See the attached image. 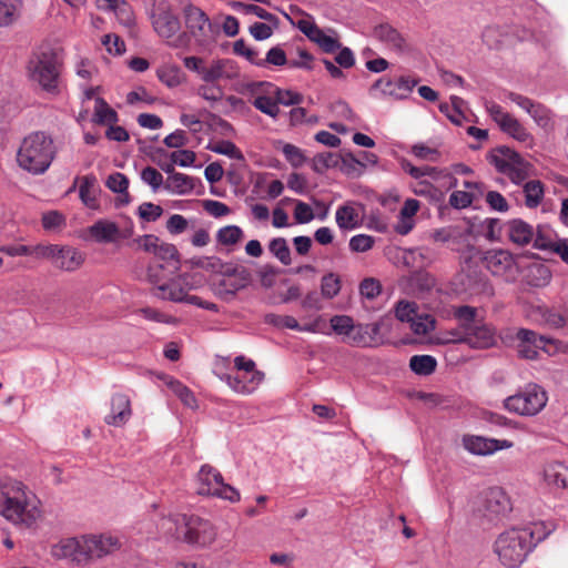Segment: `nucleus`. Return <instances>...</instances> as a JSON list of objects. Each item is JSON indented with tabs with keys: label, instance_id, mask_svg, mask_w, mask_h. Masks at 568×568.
Returning <instances> with one entry per match:
<instances>
[{
	"label": "nucleus",
	"instance_id": "13",
	"mask_svg": "<svg viewBox=\"0 0 568 568\" xmlns=\"http://www.w3.org/2000/svg\"><path fill=\"white\" fill-rule=\"evenodd\" d=\"M234 367L239 373L248 374V381H244V376L240 374H229L225 376L226 384L236 393L250 395L254 393L264 381V373L256 369L254 361L245 356H236L234 358Z\"/></svg>",
	"mask_w": 568,
	"mask_h": 568
},
{
	"label": "nucleus",
	"instance_id": "8",
	"mask_svg": "<svg viewBox=\"0 0 568 568\" xmlns=\"http://www.w3.org/2000/svg\"><path fill=\"white\" fill-rule=\"evenodd\" d=\"M184 67L195 72L202 82L231 81L240 75V70L235 61L231 59L205 60L199 57H185Z\"/></svg>",
	"mask_w": 568,
	"mask_h": 568
},
{
	"label": "nucleus",
	"instance_id": "12",
	"mask_svg": "<svg viewBox=\"0 0 568 568\" xmlns=\"http://www.w3.org/2000/svg\"><path fill=\"white\" fill-rule=\"evenodd\" d=\"M418 83L419 79L410 75H399L397 78L383 75L374 82L369 93L377 98L404 101L409 98Z\"/></svg>",
	"mask_w": 568,
	"mask_h": 568
},
{
	"label": "nucleus",
	"instance_id": "47",
	"mask_svg": "<svg viewBox=\"0 0 568 568\" xmlns=\"http://www.w3.org/2000/svg\"><path fill=\"white\" fill-rule=\"evenodd\" d=\"M455 318L459 322L463 331L476 324L477 308L468 305H462L454 308Z\"/></svg>",
	"mask_w": 568,
	"mask_h": 568
},
{
	"label": "nucleus",
	"instance_id": "3",
	"mask_svg": "<svg viewBox=\"0 0 568 568\" xmlns=\"http://www.w3.org/2000/svg\"><path fill=\"white\" fill-rule=\"evenodd\" d=\"M55 154L52 136L44 131H36L21 141L17 151V163L22 170L40 175L50 168Z\"/></svg>",
	"mask_w": 568,
	"mask_h": 568
},
{
	"label": "nucleus",
	"instance_id": "6",
	"mask_svg": "<svg viewBox=\"0 0 568 568\" xmlns=\"http://www.w3.org/2000/svg\"><path fill=\"white\" fill-rule=\"evenodd\" d=\"M194 288L195 284L193 283V276L184 273L169 282H163L161 285L153 287L152 295L163 301L186 303L212 312L219 311L215 303L203 301L196 295H191L190 291Z\"/></svg>",
	"mask_w": 568,
	"mask_h": 568
},
{
	"label": "nucleus",
	"instance_id": "31",
	"mask_svg": "<svg viewBox=\"0 0 568 568\" xmlns=\"http://www.w3.org/2000/svg\"><path fill=\"white\" fill-rule=\"evenodd\" d=\"M335 220L341 230H354L359 226V214L354 203L338 206Z\"/></svg>",
	"mask_w": 568,
	"mask_h": 568
},
{
	"label": "nucleus",
	"instance_id": "63",
	"mask_svg": "<svg viewBox=\"0 0 568 568\" xmlns=\"http://www.w3.org/2000/svg\"><path fill=\"white\" fill-rule=\"evenodd\" d=\"M417 314L415 302L399 301L395 307V315L400 322H409Z\"/></svg>",
	"mask_w": 568,
	"mask_h": 568
},
{
	"label": "nucleus",
	"instance_id": "59",
	"mask_svg": "<svg viewBox=\"0 0 568 568\" xmlns=\"http://www.w3.org/2000/svg\"><path fill=\"white\" fill-rule=\"evenodd\" d=\"M162 214L163 209L160 205L151 202H143L138 207L139 217L145 222H155L162 216Z\"/></svg>",
	"mask_w": 568,
	"mask_h": 568
},
{
	"label": "nucleus",
	"instance_id": "49",
	"mask_svg": "<svg viewBox=\"0 0 568 568\" xmlns=\"http://www.w3.org/2000/svg\"><path fill=\"white\" fill-rule=\"evenodd\" d=\"M118 21L128 29L135 26V16L132 7L125 1H121L115 8L112 9Z\"/></svg>",
	"mask_w": 568,
	"mask_h": 568
},
{
	"label": "nucleus",
	"instance_id": "39",
	"mask_svg": "<svg viewBox=\"0 0 568 568\" xmlns=\"http://www.w3.org/2000/svg\"><path fill=\"white\" fill-rule=\"evenodd\" d=\"M339 171L352 179L359 178L365 171V163L356 159L352 153L341 155Z\"/></svg>",
	"mask_w": 568,
	"mask_h": 568
},
{
	"label": "nucleus",
	"instance_id": "11",
	"mask_svg": "<svg viewBox=\"0 0 568 568\" xmlns=\"http://www.w3.org/2000/svg\"><path fill=\"white\" fill-rule=\"evenodd\" d=\"M275 84L268 81H251L243 83L239 92L248 98L251 104L263 114L277 120L281 110L274 94Z\"/></svg>",
	"mask_w": 568,
	"mask_h": 568
},
{
	"label": "nucleus",
	"instance_id": "37",
	"mask_svg": "<svg viewBox=\"0 0 568 568\" xmlns=\"http://www.w3.org/2000/svg\"><path fill=\"white\" fill-rule=\"evenodd\" d=\"M410 369L419 376L433 374L437 367V361L432 355H414L409 359Z\"/></svg>",
	"mask_w": 568,
	"mask_h": 568
},
{
	"label": "nucleus",
	"instance_id": "24",
	"mask_svg": "<svg viewBox=\"0 0 568 568\" xmlns=\"http://www.w3.org/2000/svg\"><path fill=\"white\" fill-rule=\"evenodd\" d=\"M49 261L55 268L64 272H73L83 264L84 255L72 246L55 244L53 257H50Z\"/></svg>",
	"mask_w": 568,
	"mask_h": 568
},
{
	"label": "nucleus",
	"instance_id": "53",
	"mask_svg": "<svg viewBox=\"0 0 568 568\" xmlns=\"http://www.w3.org/2000/svg\"><path fill=\"white\" fill-rule=\"evenodd\" d=\"M347 343L355 347H372L373 339L368 336L365 324L354 326Z\"/></svg>",
	"mask_w": 568,
	"mask_h": 568
},
{
	"label": "nucleus",
	"instance_id": "9",
	"mask_svg": "<svg viewBox=\"0 0 568 568\" xmlns=\"http://www.w3.org/2000/svg\"><path fill=\"white\" fill-rule=\"evenodd\" d=\"M548 403L546 389L535 383L527 384L518 393L508 396L504 400V407L520 416H536Z\"/></svg>",
	"mask_w": 568,
	"mask_h": 568
},
{
	"label": "nucleus",
	"instance_id": "38",
	"mask_svg": "<svg viewBox=\"0 0 568 568\" xmlns=\"http://www.w3.org/2000/svg\"><path fill=\"white\" fill-rule=\"evenodd\" d=\"M97 179L94 175H85L82 178L80 187H79V196L82 203L89 209H97L98 201L95 195V185Z\"/></svg>",
	"mask_w": 568,
	"mask_h": 568
},
{
	"label": "nucleus",
	"instance_id": "35",
	"mask_svg": "<svg viewBox=\"0 0 568 568\" xmlns=\"http://www.w3.org/2000/svg\"><path fill=\"white\" fill-rule=\"evenodd\" d=\"M21 0H0V27L13 24L20 17Z\"/></svg>",
	"mask_w": 568,
	"mask_h": 568
},
{
	"label": "nucleus",
	"instance_id": "44",
	"mask_svg": "<svg viewBox=\"0 0 568 568\" xmlns=\"http://www.w3.org/2000/svg\"><path fill=\"white\" fill-rule=\"evenodd\" d=\"M556 241L557 240L554 239V232L550 227L539 225L537 230H535V237L531 243L535 248L550 251Z\"/></svg>",
	"mask_w": 568,
	"mask_h": 568
},
{
	"label": "nucleus",
	"instance_id": "28",
	"mask_svg": "<svg viewBox=\"0 0 568 568\" xmlns=\"http://www.w3.org/2000/svg\"><path fill=\"white\" fill-rule=\"evenodd\" d=\"M506 227L509 240L518 246L531 243L535 237L534 227L520 219L509 221Z\"/></svg>",
	"mask_w": 568,
	"mask_h": 568
},
{
	"label": "nucleus",
	"instance_id": "56",
	"mask_svg": "<svg viewBox=\"0 0 568 568\" xmlns=\"http://www.w3.org/2000/svg\"><path fill=\"white\" fill-rule=\"evenodd\" d=\"M410 153L423 161L438 162L440 152L436 148H430L424 143H416L410 148Z\"/></svg>",
	"mask_w": 568,
	"mask_h": 568
},
{
	"label": "nucleus",
	"instance_id": "46",
	"mask_svg": "<svg viewBox=\"0 0 568 568\" xmlns=\"http://www.w3.org/2000/svg\"><path fill=\"white\" fill-rule=\"evenodd\" d=\"M410 328L416 335H426L434 331L436 321L432 315L428 314H416L409 321Z\"/></svg>",
	"mask_w": 568,
	"mask_h": 568
},
{
	"label": "nucleus",
	"instance_id": "16",
	"mask_svg": "<svg viewBox=\"0 0 568 568\" xmlns=\"http://www.w3.org/2000/svg\"><path fill=\"white\" fill-rule=\"evenodd\" d=\"M462 445L465 450L475 456H490L499 450L514 447V443L508 439H497L471 434L463 436Z\"/></svg>",
	"mask_w": 568,
	"mask_h": 568
},
{
	"label": "nucleus",
	"instance_id": "23",
	"mask_svg": "<svg viewBox=\"0 0 568 568\" xmlns=\"http://www.w3.org/2000/svg\"><path fill=\"white\" fill-rule=\"evenodd\" d=\"M83 538L87 564L93 558L104 557L120 548L119 539L110 535H89Z\"/></svg>",
	"mask_w": 568,
	"mask_h": 568
},
{
	"label": "nucleus",
	"instance_id": "7",
	"mask_svg": "<svg viewBox=\"0 0 568 568\" xmlns=\"http://www.w3.org/2000/svg\"><path fill=\"white\" fill-rule=\"evenodd\" d=\"M151 21L155 33L168 45L174 49H183L189 45L190 38L187 33L181 31L180 19L168 3L161 1L154 6Z\"/></svg>",
	"mask_w": 568,
	"mask_h": 568
},
{
	"label": "nucleus",
	"instance_id": "18",
	"mask_svg": "<svg viewBox=\"0 0 568 568\" xmlns=\"http://www.w3.org/2000/svg\"><path fill=\"white\" fill-rule=\"evenodd\" d=\"M296 27L327 53H333L341 48L336 33L332 30H329V33L325 32L310 17L300 19Z\"/></svg>",
	"mask_w": 568,
	"mask_h": 568
},
{
	"label": "nucleus",
	"instance_id": "19",
	"mask_svg": "<svg viewBox=\"0 0 568 568\" xmlns=\"http://www.w3.org/2000/svg\"><path fill=\"white\" fill-rule=\"evenodd\" d=\"M485 265L496 276H501L506 281H513L516 277L518 266L514 255L506 250H491L485 255Z\"/></svg>",
	"mask_w": 568,
	"mask_h": 568
},
{
	"label": "nucleus",
	"instance_id": "4",
	"mask_svg": "<svg viewBox=\"0 0 568 568\" xmlns=\"http://www.w3.org/2000/svg\"><path fill=\"white\" fill-rule=\"evenodd\" d=\"M159 530L197 547L210 546L216 539L215 527L209 520L193 515L176 514L161 518Z\"/></svg>",
	"mask_w": 568,
	"mask_h": 568
},
{
	"label": "nucleus",
	"instance_id": "25",
	"mask_svg": "<svg viewBox=\"0 0 568 568\" xmlns=\"http://www.w3.org/2000/svg\"><path fill=\"white\" fill-rule=\"evenodd\" d=\"M462 341L473 348H488L496 342L495 331L487 324L476 323L464 332Z\"/></svg>",
	"mask_w": 568,
	"mask_h": 568
},
{
	"label": "nucleus",
	"instance_id": "15",
	"mask_svg": "<svg viewBox=\"0 0 568 568\" xmlns=\"http://www.w3.org/2000/svg\"><path fill=\"white\" fill-rule=\"evenodd\" d=\"M185 24L200 45L212 41V24L209 17L200 8L187 4L184 10Z\"/></svg>",
	"mask_w": 568,
	"mask_h": 568
},
{
	"label": "nucleus",
	"instance_id": "51",
	"mask_svg": "<svg viewBox=\"0 0 568 568\" xmlns=\"http://www.w3.org/2000/svg\"><path fill=\"white\" fill-rule=\"evenodd\" d=\"M274 94L276 95V104L277 106L285 105H298L303 102L304 97L295 91L292 90H284L275 85Z\"/></svg>",
	"mask_w": 568,
	"mask_h": 568
},
{
	"label": "nucleus",
	"instance_id": "60",
	"mask_svg": "<svg viewBox=\"0 0 568 568\" xmlns=\"http://www.w3.org/2000/svg\"><path fill=\"white\" fill-rule=\"evenodd\" d=\"M233 51L235 54L244 57L250 63L256 67L262 64L258 52L248 48L242 39L234 42Z\"/></svg>",
	"mask_w": 568,
	"mask_h": 568
},
{
	"label": "nucleus",
	"instance_id": "41",
	"mask_svg": "<svg viewBox=\"0 0 568 568\" xmlns=\"http://www.w3.org/2000/svg\"><path fill=\"white\" fill-rule=\"evenodd\" d=\"M341 161V155L332 152L320 153L314 156L312 161V169L318 173L323 174L328 169L338 168Z\"/></svg>",
	"mask_w": 568,
	"mask_h": 568
},
{
	"label": "nucleus",
	"instance_id": "32",
	"mask_svg": "<svg viewBox=\"0 0 568 568\" xmlns=\"http://www.w3.org/2000/svg\"><path fill=\"white\" fill-rule=\"evenodd\" d=\"M119 121V115L103 98L94 99V110L92 122L98 125L115 124Z\"/></svg>",
	"mask_w": 568,
	"mask_h": 568
},
{
	"label": "nucleus",
	"instance_id": "20",
	"mask_svg": "<svg viewBox=\"0 0 568 568\" xmlns=\"http://www.w3.org/2000/svg\"><path fill=\"white\" fill-rule=\"evenodd\" d=\"M483 506V515L489 520L505 517L511 510L510 498L499 487H493L486 491Z\"/></svg>",
	"mask_w": 568,
	"mask_h": 568
},
{
	"label": "nucleus",
	"instance_id": "42",
	"mask_svg": "<svg viewBox=\"0 0 568 568\" xmlns=\"http://www.w3.org/2000/svg\"><path fill=\"white\" fill-rule=\"evenodd\" d=\"M243 231L237 225L221 227L216 233V241L222 245H234L243 239Z\"/></svg>",
	"mask_w": 568,
	"mask_h": 568
},
{
	"label": "nucleus",
	"instance_id": "10",
	"mask_svg": "<svg viewBox=\"0 0 568 568\" xmlns=\"http://www.w3.org/2000/svg\"><path fill=\"white\" fill-rule=\"evenodd\" d=\"M196 491L202 496L217 497L230 503H237L241 499L240 491L224 483L221 473L210 465H203L196 477Z\"/></svg>",
	"mask_w": 568,
	"mask_h": 568
},
{
	"label": "nucleus",
	"instance_id": "64",
	"mask_svg": "<svg viewBox=\"0 0 568 568\" xmlns=\"http://www.w3.org/2000/svg\"><path fill=\"white\" fill-rule=\"evenodd\" d=\"M282 152L285 159L291 163L294 168H300L305 162V156L302 150L293 144H285L282 149Z\"/></svg>",
	"mask_w": 568,
	"mask_h": 568
},
{
	"label": "nucleus",
	"instance_id": "30",
	"mask_svg": "<svg viewBox=\"0 0 568 568\" xmlns=\"http://www.w3.org/2000/svg\"><path fill=\"white\" fill-rule=\"evenodd\" d=\"M197 180L184 173H174L166 178L164 189L171 194L185 195L193 192Z\"/></svg>",
	"mask_w": 568,
	"mask_h": 568
},
{
	"label": "nucleus",
	"instance_id": "14",
	"mask_svg": "<svg viewBox=\"0 0 568 568\" xmlns=\"http://www.w3.org/2000/svg\"><path fill=\"white\" fill-rule=\"evenodd\" d=\"M133 230L131 221L124 229H120L115 222L100 219L88 227V233L98 243H115L132 236Z\"/></svg>",
	"mask_w": 568,
	"mask_h": 568
},
{
	"label": "nucleus",
	"instance_id": "55",
	"mask_svg": "<svg viewBox=\"0 0 568 568\" xmlns=\"http://www.w3.org/2000/svg\"><path fill=\"white\" fill-rule=\"evenodd\" d=\"M141 180L148 184L153 192L159 191L160 187H164L163 175L153 166H146L141 171Z\"/></svg>",
	"mask_w": 568,
	"mask_h": 568
},
{
	"label": "nucleus",
	"instance_id": "21",
	"mask_svg": "<svg viewBox=\"0 0 568 568\" xmlns=\"http://www.w3.org/2000/svg\"><path fill=\"white\" fill-rule=\"evenodd\" d=\"M509 99L525 110L538 126L545 130L554 128L552 112L545 105L517 93H509Z\"/></svg>",
	"mask_w": 568,
	"mask_h": 568
},
{
	"label": "nucleus",
	"instance_id": "29",
	"mask_svg": "<svg viewBox=\"0 0 568 568\" xmlns=\"http://www.w3.org/2000/svg\"><path fill=\"white\" fill-rule=\"evenodd\" d=\"M375 36L390 50L403 53L407 51V43L404 37L392 26L381 24L375 28Z\"/></svg>",
	"mask_w": 568,
	"mask_h": 568
},
{
	"label": "nucleus",
	"instance_id": "34",
	"mask_svg": "<svg viewBox=\"0 0 568 568\" xmlns=\"http://www.w3.org/2000/svg\"><path fill=\"white\" fill-rule=\"evenodd\" d=\"M485 109L490 118L497 123L503 132H507L513 123L517 121L511 114L504 111V109L494 101H486Z\"/></svg>",
	"mask_w": 568,
	"mask_h": 568
},
{
	"label": "nucleus",
	"instance_id": "52",
	"mask_svg": "<svg viewBox=\"0 0 568 568\" xmlns=\"http://www.w3.org/2000/svg\"><path fill=\"white\" fill-rule=\"evenodd\" d=\"M329 322L332 329L336 334L343 335L347 338L351 336L352 331L355 326L353 318L347 315H334Z\"/></svg>",
	"mask_w": 568,
	"mask_h": 568
},
{
	"label": "nucleus",
	"instance_id": "54",
	"mask_svg": "<svg viewBox=\"0 0 568 568\" xmlns=\"http://www.w3.org/2000/svg\"><path fill=\"white\" fill-rule=\"evenodd\" d=\"M105 185L109 190H111L114 193H121L125 194L126 201L129 202L128 197V187H129V180L128 178L120 172H114L110 174L106 179Z\"/></svg>",
	"mask_w": 568,
	"mask_h": 568
},
{
	"label": "nucleus",
	"instance_id": "17",
	"mask_svg": "<svg viewBox=\"0 0 568 568\" xmlns=\"http://www.w3.org/2000/svg\"><path fill=\"white\" fill-rule=\"evenodd\" d=\"M50 552L57 560H68L77 566L87 565L83 536L60 539L51 546Z\"/></svg>",
	"mask_w": 568,
	"mask_h": 568
},
{
	"label": "nucleus",
	"instance_id": "61",
	"mask_svg": "<svg viewBox=\"0 0 568 568\" xmlns=\"http://www.w3.org/2000/svg\"><path fill=\"white\" fill-rule=\"evenodd\" d=\"M139 314H141L145 320L156 322V323H164V324H176L178 318L162 313L156 308L153 307H142L139 310Z\"/></svg>",
	"mask_w": 568,
	"mask_h": 568
},
{
	"label": "nucleus",
	"instance_id": "45",
	"mask_svg": "<svg viewBox=\"0 0 568 568\" xmlns=\"http://www.w3.org/2000/svg\"><path fill=\"white\" fill-rule=\"evenodd\" d=\"M199 97L211 103L219 102L224 95V90L219 83L203 82L196 89Z\"/></svg>",
	"mask_w": 568,
	"mask_h": 568
},
{
	"label": "nucleus",
	"instance_id": "57",
	"mask_svg": "<svg viewBox=\"0 0 568 568\" xmlns=\"http://www.w3.org/2000/svg\"><path fill=\"white\" fill-rule=\"evenodd\" d=\"M158 77L160 81L169 88H175L182 81L180 69L173 65H166L160 69L158 71Z\"/></svg>",
	"mask_w": 568,
	"mask_h": 568
},
{
	"label": "nucleus",
	"instance_id": "40",
	"mask_svg": "<svg viewBox=\"0 0 568 568\" xmlns=\"http://www.w3.org/2000/svg\"><path fill=\"white\" fill-rule=\"evenodd\" d=\"M531 165L520 159L517 154L514 155L513 164L506 171V176L515 184H520L529 176Z\"/></svg>",
	"mask_w": 568,
	"mask_h": 568
},
{
	"label": "nucleus",
	"instance_id": "2",
	"mask_svg": "<svg viewBox=\"0 0 568 568\" xmlns=\"http://www.w3.org/2000/svg\"><path fill=\"white\" fill-rule=\"evenodd\" d=\"M0 514L14 525L32 527L41 517V501L23 483L6 480L0 489Z\"/></svg>",
	"mask_w": 568,
	"mask_h": 568
},
{
	"label": "nucleus",
	"instance_id": "50",
	"mask_svg": "<svg viewBox=\"0 0 568 568\" xmlns=\"http://www.w3.org/2000/svg\"><path fill=\"white\" fill-rule=\"evenodd\" d=\"M262 64L261 68H266L270 65L273 67H288V59L286 58L285 51L280 47H273L271 48L265 58H261Z\"/></svg>",
	"mask_w": 568,
	"mask_h": 568
},
{
	"label": "nucleus",
	"instance_id": "62",
	"mask_svg": "<svg viewBox=\"0 0 568 568\" xmlns=\"http://www.w3.org/2000/svg\"><path fill=\"white\" fill-rule=\"evenodd\" d=\"M382 292V285L378 280L373 277H367L363 280L359 284V293L363 297L367 300H374Z\"/></svg>",
	"mask_w": 568,
	"mask_h": 568
},
{
	"label": "nucleus",
	"instance_id": "27",
	"mask_svg": "<svg viewBox=\"0 0 568 568\" xmlns=\"http://www.w3.org/2000/svg\"><path fill=\"white\" fill-rule=\"evenodd\" d=\"M544 481L554 489L568 488V466L560 462L545 465L542 470Z\"/></svg>",
	"mask_w": 568,
	"mask_h": 568
},
{
	"label": "nucleus",
	"instance_id": "1",
	"mask_svg": "<svg viewBox=\"0 0 568 568\" xmlns=\"http://www.w3.org/2000/svg\"><path fill=\"white\" fill-rule=\"evenodd\" d=\"M550 531L544 523L507 529L495 539L494 552L504 567L519 568L535 547L549 536Z\"/></svg>",
	"mask_w": 568,
	"mask_h": 568
},
{
	"label": "nucleus",
	"instance_id": "48",
	"mask_svg": "<svg viewBox=\"0 0 568 568\" xmlns=\"http://www.w3.org/2000/svg\"><path fill=\"white\" fill-rule=\"evenodd\" d=\"M341 291V280L334 273H328L322 277L321 293L325 298L335 297Z\"/></svg>",
	"mask_w": 568,
	"mask_h": 568
},
{
	"label": "nucleus",
	"instance_id": "58",
	"mask_svg": "<svg viewBox=\"0 0 568 568\" xmlns=\"http://www.w3.org/2000/svg\"><path fill=\"white\" fill-rule=\"evenodd\" d=\"M169 387L172 392L183 402V404L190 408L196 406V399L193 393L182 383L178 381H171Z\"/></svg>",
	"mask_w": 568,
	"mask_h": 568
},
{
	"label": "nucleus",
	"instance_id": "26",
	"mask_svg": "<svg viewBox=\"0 0 568 568\" xmlns=\"http://www.w3.org/2000/svg\"><path fill=\"white\" fill-rule=\"evenodd\" d=\"M132 415L131 402L125 394H114L111 398V413L105 416L108 425L120 427L124 425Z\"/></svg>",
	"mask_w": 568,
	"mask_h": 568
},
{
	"label": "nucleus",
	"instance_id": "43",
	"mask_svg": "<svg viewBox=\"0 0 568 568\" xmlns=\"http://www.w3.org/2000/svg\"><path fill=\"white\" fill-rule=\"evenodd\" d=\"M270 252L284 265L292 263L291 251L285 239H273L268 244Z\"/></svg>",
	"mask_w": 568,
	"mask_h": 568
},
{
	"label": "nucleus",
	"instance_id": "33",
	"mask_svg": "<svg viewBox=\"0 0 568 568\" xmlns=\"http://www.w3.org/2000/svg\"><path fill=\"white\" fill-rule=\"evenodd\" d=\"M525 278L527 284L532 287H545L551 280V272L542 263H532L527 267Z\"/></svg>",
	"mask_w": 568,
	"mask_h": 568
},
{
	"label": "nucleus",
	"instance_id": "36",
	"mask_svg": "<svg viewBox=\"0 0 568 568\" xmlns=\"http://www.w3.org/2000/svg\"><path fill=\"white\" fill-rule=\"evenodd\" d=\"M525 205L536 209L545 196L544 184L539 180H531L524 184Z\"/></svg>",
	"mask_w": 568,
	"mask_h": 568
},
{
	"label": "nucleus",
	"instance_id": "22",
	"mask_svg": "<svg viewBox=\"0 0 568 568\" xmlns=\"http://www.w3.org/2000/svg\"><path fill=\"white\" fill-rule=\"evenodd\" d=\"M518 341L517 349L521 357L534 359L538 356L540 349H546V345L551 339L545 335H538L536 332L527 328L518 329L516 334Z\"/></svg>",
	"mask_w": 568,
	"mask_h": 568
},
{
	"label": "nucleus",
	"instance_id": "5",
	"mask_svg": "<svg viewBox=\"0 0 568 568\" xmlns=\"http://www.w3.org/2000/svg\"><path fill=\"white\" fill-rule=\"evenodd\" d=\"M29 79L50 95L60 93L61 62L57 51L50 45L34 50L28 61Z\"/></svg>",
	"mask_w": 568,
	"mask_h": 568
}]
</instances>
